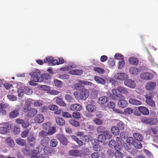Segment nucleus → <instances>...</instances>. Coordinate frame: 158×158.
I'll list each match as a JSON object with an SVG mask.
<instances>
[{
  "mask_svg": "<svg viewBox=\"0 0 158 158\" xmlns=\"http://www.w3.org/2000/svg\"><path fill=\"white\" fill-rule=\"evenodd\" d=\"M116 141L117 144L114 147V149L116 151L114 153L115 156L116 158H123V155L120 151L123 147V141L119 137L116 138Z\"/></svg>",
  "mask_w": 158,
  "mask_h": 158,
  "instance_id": "nucleus-1",
  "label": "nucleus"
},
{
  "mask_svg": "<svg viewBox=\"0 0 158 158\" xmlns=\"http://www.w3.org/2000/svg\"><path fill=\"white\" fill-rule=\"evenodd\" d=\"M112 92L116 97L122 99L125 98V96L122 94L127 95L128 94L127 88L121 86H118L116 89H113L112 90Z\"/></svg>",
  "mask_w": 158,
  "mask_h": 158,
  "instance_id": "nucleus-2",
  "label": "nucleus"
},
{
  "mask_svg": "<svg viewBox=\"0 0 158 158\" xmlns=\"http://www.w3.org/2000/svg\"><path fill=\"white\" fill-rule=\"evenodd\" d=\"M29 74L31 76V79L34 80L35 81L39 82L43 81V78H42L41 74L40 71L38 69L35 70L30 72Z\"/></svg>",
  "mask_w": 158,
  "mask_h": 158,
  "instance_id": "nucleus-3",
  "label": "nucleus"
},
{
  "mask_svg": "<svg viewBox=\"0 0 158 158\" xmlns=\"http://www.w3.org/2000/svg\"><path fill=\"white\" fill-rule=\"evenodd\" d=\"M141 121L144 124L150 125H156L158 122L157 119L155 118H147L146 117H142Z\"/></svg>",
  "mask_w": 158,
  "mask_h": 158,
  "instance_id": "nucleus-4",
  "label": "nucleus"
},
{
  "mask_svg": "<svg viewBox=\"0 0 158 158\" xmlns=\"http://www.w3.org/2000/svg\"><path fill=\"white\" fill-rule=\"evenodd\" d=\"M42 148H40L38 147L36 148V150H33L32 152L28 148L27 146L25 147V149L23 150V152L25 155L27 156L28 155H30L31 153L34 154H38L42 151Z\"/></svg>",
  "mask_w": 158,
  "mask_h": 158,
  "instance_id": "nucleus-5",
  "label": "nucleus"
},
{
  "mask_svg": "<svg viewBox=\"0 0 158 158\" xmlns=\"http://www.w3.org/2000/svg\"><path fill=\"white\" fill-rule=\"evenodd\" d=\"M44 61L45 63H48L49 66H54L58 64V61L56 59H54L51 56H48L44 59Z\"/></svg>",
  "mask_w": 158,
  "mask_h": 158,
  "instance_id": "nucleus-6",
  "label": "nucleus"
},
{
  "mask_svg": "<svg viewBox=\"0 0 158 158\" xmlns=\"http://www.w3.org/2000/svg\"><path fill=\"white\" fill-rule=\"evenodd\" d=\"M115 78L120 81H123L129 78L128 74L124 73H119L115 74L114 75Z\"/></svg>",
  "mask_w": 158,
  "mask_h": 158,
  "instance_id": "nucleus-7",
  "label": "nucleus"
},
{
  "mask_svg": "<svg viewBox=\"0 0 158 158\" xmlns=\"http://www.w3.org/2000/svg\"><path fill=\"white\" fill-rule=\"evenodd\" d=\"M124 85L132 89H135L136 87L135 81L132 79H127L124 81Z\"/></svg>",
  "mask_w": 158,
  "mask_h": 158,
  "instance_id": "nucleus-8",
  "label": "nucleus"
},
{
  "mask_svg": "<svg viewBox=\"0 0 158 158\" xmlns=\"http://www.w3.org/2000/svg\"><path fill=\"white\" fill-rule=\"evenodd\" d=\"M140 77L144 80H150L153 78L154 75L152 73L149 72H143L140 74Z\"/></svg>",
  "mask_w": 158,
  "mask_h": 158,
  "instance_id": "nucleus-9",
  "label": "nucleus"
},
{
  "mask_svg": "<svg viewBox=\"0 0 158 158\" xmlns=\"http://www.w3.org/2000/svg\"><path fill=\"white\" fill-rule=\"evenodd\" d=\"M69 155L75 157H82V152L78 150L72 149L69 152Z\"/></svg>",
  "mask_w": 158,
  "mask_h": 158,
  "instance_id": "nucleus-10",
  "label": "nucleus"
},
{
  "mask_svg": "<svg viewBox=\"0 0 158 158\" xmlns=\"http://www.w3.org/2000/svg\"><path fill=\"white\" fill-rule=\"evenodd\" d=\"M23 86H24L23 84L21 83H19L17 85V87L18 89V94L19 97H23L24 94L25 93Z\"/></svg>",
  "mask_w": 158,
  "mask_h": 158,
  "instance_id": "nucleus-11",
  "label": "nucleus"
},
{
  "mask_svg": "<svg viewBox=\"0 0 158 158\" xmlns=\"http://www.w3.org/2000/svg\"><path fill=\"white\" fill-rule=\"evenodd\" d=\"M146 98V102L150 106L153 107L155 106V102L152 99V97L150 94H147L145 96Z\"/></svg>",
  "mask_w": 158,
  "mask_h": 158,
  "instance_id": "nucleus-12",
  "label": "nucleus"
},
{
  "mask_svg": "<svg viewBox=\"0 0 158 158\" xmlns=\"http://www.w3.org/2000/svg\"><path fill=\"white\" fill-rule=\"evenodd\" d=\"M56 138L64 145H67L68 142L66 137L63 135L60 134L56 136Z\"/></svg>",
  "mask_w": 158,
  "mask_h": 158,
  "instance_id": "nucleus-13",
  "label": "nucleus"
},
{
  "mask_svg": "<svg viewBox=\"0 0 158 158\" xmlns=\"http://www.w3.org/2000/svg\"><path fill=\"white\" fill-rule=\"evenodd\" d=\"M140 72V69L136 67H132L129 69L130 74L132 75L136 76L139 74Z\"/></svg>",
  "mask_w": 158,
  "mask_h": 158,
  "instance_id": "nucleus-14",
  "label": "nucleus"
},
{
  "mask_svg": "<svg viewBox=\"0 0 158 158\" xmlns=\"http://www.w3.org/2000/svg\"><path fill=\"white\" fill-rule=\"evenodd\" d=\"M125 99H122L120 98L118 102V106L122 108L127 107L128 105L127 102Z\"/></svg>",
  "mask_w": 158,
  "mask_h": 158,
  "instance_id": "nucleus-15",
  "label": "nucleus"
},
{
  "mask_svg": "<svg viewBox=\"0 0 158 158\" xmlns=\"http://www.w3.org/2000/svg\"><path fill=\"white\" fill-rule=\"evenodd\" d=\"M82 96V99L86 100L89 95V91L88 89L84 88L81 89Z\"/></svg>",
  "mask_w": 158,
  "mask_h": 158,
  "instance_id": "nucleus-16",
  "label": "nucleus"
},
{
  "mask_svg": "<svg viewBox=\"0 0 158 158\" xmlns=\"http://www.w3.org/2000/svg\"><path fill=\"white\" fill-rule=\"evenodd\" d=\"M156 86V84L155 82H148L145 85V88L147 90H152L155 88Z\"/></svg>",
  "mask_w": 158,
  "mask_h": 158,
  "instance_id": "nucleus-17",
  "label": "nucleus"
},
{
  "mask_svg": "<svg viewBox=\"0 0 158 158\" xmlns=\"http://www.w3.org/2000/svg\"><path fill=\"white\" fill-rule=\"evenodd\" d=\"M70 109L72 111H79L82 109V107L80 104H75L71 105Z\"/></svg>",
  "mask_w": 158,
  "mask_h": 158,
  "instance_id": "nucleus-18",
  "label": "nucleus"
},
{
  "mask_svg": "<svg viewBox=\"0 0 158 158\" xmlns=\"http://www.w3.org/2000/svg\"><path fill=\"white\" fill-rule=\"evenodd\" d=\"M14 90L12 89L10 90L8 94L7 95V98L10 101H15L17 100V98L16 96L13 95Z\"/></svg>",
  "mask_w": 158,
  "mask_h": 158,
  "instance_id": "nucleus-19",
  "label": "nucleus"
},
{
  "mask_svg": "<svg viewBox=\"0 0 158 158\" xmlns=\"http://www.w3.org/2000/svg\"><path fill=\"white\" fill-rule=\"evenodd\" d=\"M128 101L130 104L134 106H139L142 104L141 101L133 98H130Z\"/></svg>",
  "mask_w": 158,
  "mask_h": 158,
  "instance_id": "nucleus-20",
  "label": "nucleus"
},
{
  "mask_svg": "<svg viewBox=\"0 0 158 158\" xmlns=\"http://www.w3.org/2000/svg\"><path fill=\"white\" fill-rule=\"evenodd\" d=\"M44 120V118L42 114L37 115L35 118L34 121L35 123H42Z\"/></svg>",
  "mask_w": 158,
  "mask_h": 158,
  "instance_id": "nucleus-21",
  "label": "nucleus"
},
{
  "mask_svg": "<svg viewBox=\"0 0 158 158\" xmlns=\"http://www.w3.org/2000/svg\"><path fill=\"white\" fill-rule=\"evenodd\" d=\"M87 110L90 112H94L96 110V107L93 103L87 105L86 106Z\"/></svg>",
  "mask_w": 158,
  "mask_h": 158,
  "instance_id": "nucleus-22",
  "label": "nucleus"
},
{
  "mask_svg": "<svg viewBox=\"0 0 158 158\" xmlns=\"http://www.w3.org/2000/svg\"><path fill=\"white\" fill-rule=\"evenodd\" d=\"M77 65L74 64H72L69 65H65L64 66L61 67L60 69V70L61 71H66L70 70L72 68L76 67Z\"/></svg>",
  "mask_w": 158,
  "mask_h": 158,
  "instance_id": "nucleus-23",
  "label": "nucleus"
},
{
  "mask_svg": "<svg viewBox=\"0 0 158 158\" xmlns=\"http://www.w3.org/2000/svg\"><path fill=\"white\" fill-rule=\"evenodd\" d=\"M138 109L139 111L143 114L148 115L149 114L148 110L145 107L143 106H139Z\"/></svg>",
  "mask_w": 158,
  "mask_h": 158,
  "instance_id": "nucleus-24",
  "label": "nucleus"
},
{
  "mask_svg": "<svg viewBox=\"0 0 158 158\" xmlns=\"http://www.w3.org/2000/svg\"><path fill=\"white\" fill-rule=\"evenodd\" d=\"M71 138L75 141L77 144L80 146H81L85 144L82 140L79 139L78 137L75 135H71Z\"/></svg>",
  "mask_w": 158,
  "mask_h": 158,
  "instance_id": "nucleus-25",
  "label": "nucleus"
},
{
  "mask_svg": "<svg viewBox=\"0 0 158 158\" xmlns=\"http://www.w3.org/2000/svg\"><path fill=\"white\" fill-rule=\"evenodd\" d=\"M83 73V71L81 70L74 69L70 71L69 73L70 74L75 75H80Z\"/></svg>",
  "mask_w": 158,
  "mask_h": 158,
  "instance_id": "nucleus-26",
  "label": "nucleus"
},
{
  "mask_svg": "<svg viewBox=\"0 0 158 158\" xmlns=\"http://www.w3.org/2000/svg\"><path fill=\"white\" fill-rule=\"evenodd\" d=\"M37 112L36 110L34 108H32L30 109L28 111L27 115L28 117H32L37 114Z\"/></svg>",
  "mask_w": 158,
  "mask_h": 158,
  "instance_id": "nucleus-27",
  "label": "nucleus"
},
{
  "mask_svg": "<svg viewBox=\"0 0 158 158\" xmlns=\"http://www.w3.org/2000/svg\"><path fill=\"white\" fill-rule=\"evenodd\" d=\"M77 81L79 82V83L81 84H83L85 85L93 87H94V86L95 85L93 83L91 82L85 80H78Z\"/></svg>",
  "mask_w": 158,
  "mask_h": 158,
  "instance_id": "nucleus-28",
  "label": "nucleus"
},
{
  "mask_svg": "<svg viewBox=\"0 0 158 158\" xmlns=\"http://www.w3.org/2000/svg\"><path fill=\"white\" fill-rule=\"evenodd\" d=\"M95 81L98 84L104 85L106 83L105 81L102 78L98 76H95L94 77Z\"/></svg>",
  "mask_w": 158,
  "mask_h": 158,
  "instance_id": "nucleus-29",
  "label": "nucleus"
},
{
  "mask_svg": "<svg viewBox=\"0 0 158 158\" xmlns=\"http://www.w3.org/2000/svg\"><path fill=\"white\" fill-rule=\"evenodd\" d=\"M129 62L131 64L136 65L138 64L139 60L137 58L134 57H131L129 58Z\"/></svg>",
  "mask_w": 158,
  "mask_h": 158,
  "instance_id": "nucleus-30",
  "label": "nucleus"
},
{
  "mask_svg": "<svg viewBox=\"0 0 158 158\" xmlns=\"http://www.w3.org/2000/svg\"><path fill=\"white\" fill-rule=\"evenodd\" d=\"M73 95L75 98L78 100H82L83 97L82 96L81 90L79 91H75L73 93Z\"/></svg>",
  "mask_w": 158,
  "mask_h": 158,
  "instance_id": "nucleus-31",
  "label": "nucleus"
},
{
  "mask_svg": "<svg viewBox=\"0 0 158 158\" xmlns=\"http://www.w3.org/2000/svg\"><path fill=\"white\" fill-rule=\"evenodd\" d=\"M109 100L108 98L106 96L100 97L98 100V103L100 104H103L106 103Z\"/></svg>",
  "mask_w": 158,
  "mask_h": 158,
  "instance_id": "nucleus-32",
  "label": "nucleus"
},
{
  "mask_svg": "<svg viewBox=\"0 0 158 158\" xmlns=\"http://www.w3.org/2000/svg\"><path fill=\"white\" fill-rule=\"evenodd\" d=\"M9 130V126L6 125L4 127H0V133L2 134H6Z\"/></svg>",
  "mask_w": 158,
  "mask_h": 158,
  "instance_id": "nucleus-33",
  "label": "nucleus"
},
{
  "mask_svg": "<svg viewBox=\"0 0 158 158\" xmlns=\"http://www.w3.org/2000/svg\"><path fill=\"white\" fill-rule=\"evenodd\" d=\"M38 88L40 90L47 91L48 92L51 87L45 85H40L38 86Z\"/></svg>",
  "mask_w": 158,
  "mask_h": 158,
  "instance_id": "nucleus-34",
  "label": "nucleus"
},
{
  "mask_svg": "<svg viewBox=\"0 0 158 158\" xmlns=\"http://www.w3.org/2000/svg\"><path fill=\"white\" fill-rule=\"evenodd\" d=\"M56 102L58 104L63 107L66 106V104L59 97H56Z\"/></svg>",
  "mask_w": 158,
  "mask_h": 158,
  "instance_id": "nucleus-35",
  "label": "nucleus"
},
{
  "mask_svg": "<svg viewBox=\"0 0 158 158\" xmlns=\"http://www.w3.org/2000/svg\"><path fill=\"white\" fill-rule=\"evenodd\" d=\"M53 83L55 86L58 88H61L63 85L62 82L57 79H54Z\"/></svg>",
  "mask_w": 158,
  "mask_h": 158,
  "instance_id": "nucleus-36",
  "label": "nucleus"
},
{
  "mask_svg": "<svg viewBox=\"0 0 158 158\" xmlns=\"http://www.w3.org/2000/svg\"><path fill=\"white\" fill-rule=\"evenodd\" d=\"M56 121L57 124L60 126H63L65 123V121L63 118L58 117H56Z\"/></svg>",
  "mask_w": 158,
  "mask_h": 158,
  "instance_id": "nucleus-37",
  "label": "nucleus"
},
{
  "mask_svg": "<svg viewBox=\"0 0 158 158\" xmlns=\"http://www.w3.org/2000/svg\"><path fill=\"white\" fill-rule=\"evenodd\" d=\"M6 142L7 145L11 148H13L14 146V141L10 137L7 138L6 139Z\"/></svg>",
  "mask_w": 158,
  "mask_h": 158,
  "instance_id": "nucleus-38",
  "label": "nucleus"
},
{
  "mask_svg": "<svg viewBox=\"0 0 158 158\" xmlns=\"http://www.w3.org/2000/svg\"><path fill=\"white\" fill-rule=\"evenodd\" d=\"M16 142L17 144L22 146H25L26 144L25 141L20 138L17 139Z\"/></svg>",
  "mask_w": 158,
  "mask_h": 158,
  "instance_id": "nucleus-39",
  "label": "nucleus"
},
{
  "mask_svg": "<svg viewBox=\"0 0 158 158\" xmlns=\"http://www.w3.org/2000/svg\"><path fill=\"white\" fill-rule=\"evenodd\" d=\"M90 96L92 98H96L98 96V91L94 89H91Z\"/></svg>",
  "mask_w": 158,
  "mask_h": 158,
  "instance_id": "nucleus-40",
  "label": "nucleus"
},
{
  "mask_svg": "<svg viewBox=\"0 0 158 158\" xmlns=\"http://www.w3.org/2000/svg\"><path fill=\"white\" fill-rule=\"evenodd\" d=\"M19 114V113L17 110H14L11 112L9 114L10 118H14L17 117Z\"/></svg>",
  "mask_w": 158,
  "mask_h": 158,
  "instance_id": "nucleus-41",
  "label": "nucleus"
},
{
  "mask_svg": "<svg viewBox=\"0 0 158 158\" xmlns=\"http://www.w3.org/2000/svg\"><path fill=\"white\" fill-rule=\"evenodd\" d=\"M98 139L99 142L101 143H105L106 140V137L102 134L98 135Z\"/></svg>",
  "mask_w": 158,
  "mask_h": 158,
  "instance_id": "nucleus-42",
  "label": "nucleus"
},
{
  "mask_svg": "<svg viewBox=\"0 0 158 158\" xmlns=\"http://www.w3.org/2000/svg\"><path fill=\"white\" fill-rule=\"evenodd\" d=\"M133 135L134 137L138 141H141L143 140L142 136L138 133H134L133 134Z\"/></svg>",
  "mask_w": 158,
  "mask_h": 158,
  "instance_id": "nucleus-43",
  "label": "nucleus"
},
{
  "mask_svg": "<svg viewBox=\"0 0 158 158\" xmlns=\"http://www.w3.org/2000/svg\"><path fill=\"white\" fill-rule=\"evenodd\" d=\"M24 93L28 95L31 94L33 93L32 90L31 89L28 87L27 86H23Z\"/></svg>",
  "mask_w": 158,
  "mask_h": 158,
  "instance_id": "nucleus-44",
  "label": "nucleus"
},
{
  "mask_svg": "<svg viewBox=\"0 0 158 158\" xmlns=\"http://www.w3.org/2000/svg\"><path fill=\"white\" fill-rule=\"evenodd\" d=\"M119 129L118 127H113L111 129V131L113 135H117L119 133Z\"/></svg>",
  "mask_w": 158,
  "mask_h": 158,
  "instance_id": "nucleus-45",
  "label": "nucleus"
},
{
  "mask_svg": "<svg viewBox=\"0 0 158 158\" xmlns=\"http://www.w3.org/2000/svg\"><path fill=\"white\" fill-rule=\"evenodd\" d=\"M49 140V139L48 137H45L41 140V144L43 146H46L48 144Z\"/></svg>",
  "mask_w": 158,
  "mask_h": 158,
  "instance_id": "nucleus-46",
  "label": "nucleus"
},
{
  "mask_svg": "<svg viewBox=\"0 0 158 158\" xmlns=\"http://www.w3.org/2000/svg\"><path fill=\"white\" fill-rule=\"evenodd\" d=\"M94 71L99 73L103 74L104 73L105 71L104 69L101 68L95 67L94 68Z\"/></svg>",
  "mask_w": 158,
  "mask_h": 158,
  "instance_id": "nucleus-47",
  "label": "nucleus"
},
{
  "mask_svg": "<svg viewBox=\"0 0 158 158\" xmlns=\"http://www.w3.org/2000/svg\"><path fill=\"white\" fill-rule=\"evenodd\" d=\"M56 131V129L54 127H50L48 130V135H52L55 133Z\"/></svg>",
  "mask_w": 158,
  "mask_h": 158,
  "instance_id": "nucleus-48",
  "label": "nucleus"
},
{
  "mask_svg": "<svg viewBox=\"0 0 158 158\" xmlns=\"http://www.w3.org/2000/svg\"><path fill=\"white\" fill-rule=\"evenodd\" d=\"M35 106H41L43 104L44 102L42 100H37L33 102Z\"/></svg>",
  "mask_w": 158,
  "mask_h": 158,
  "instance_id": "nucleus-49",
  "label": "nucleus"
},
{
  "mask_svg": "<svg viewBox=\"0 0 158 158\" xmlns=\"http://www.w3.org/2000/svg\"><path fill=\"white\" fill-rule=\"evenodd\" d=\"M93 122L96 125H102L103 124L102 121L99 118H94L93 119Z\"/></svg>",
  "mask_w": 158,
  "mask_h": 158,
  "instance_id": "nucleus-50",
  "label": "nucleus"
},
{
  "mask_svg": "<svg viewBox=\"0 0 158 158\" xmlns=\"http://www.w3.org/2000/svg\"><path fill=\"white\" fill-rule=\"evenodd\" d=\"M103 135H105L106 137V139H110L112 136V135L111 133L110 132L108 131H103V134H102Z\"/></svg>",
  "mask_w": 158,
  "mask_h": 158,
  "instance_id": "nucleus-51",
  "label": "nucleus"
},
{
  "mask_svg": "<svg viewBox=\"0 0 158 158\" xmlns=\"http://www.w3.org/2000/svg\"><path fill=\"white\" fill-rule=\"evenodd\" d=\"M115 59L119 60H124V56L121 54L119 53H116L114 56Z\"/></svg>",
  "mask_w": 158,
  "mask_h": 158,
  "instance_id": "nucleus-52",
  "label": "nucleus"
},
{
  "mask_svg": "<svg viewBox=\"0 0 158 158\" xmlns=\"http://www.w3.org/2000/svg\"><path fill=\"white\" fill-rule=\"evenodd\" d=\"M132 145L137 148H140L142 147V145L139 141L136 142L135 141H134Z\"/></svg>",
  "mask_w": 158,
  "mask_h": 158,
  "instance_id": "nucleus-53",
  "label": "nucleus"
},
{
  "mask_svg": "<svg viewBox=\"0 0 158 158\" xmlns=\"http://www.w3.org/2000/svg\"><path fill=\"white\" fill-rule=\"evenodd\" d=\"M117 126L118 128H119V130H122L124 129L125 125L123 122L118 121L117 123Z\"/></svg>",
  "mask_w": 158,
  "mask_h": 158,
  "instance_id": "nucleus-54",
  "label": "nucleus"
},
{
  "mask_svg": "<svg viewBox=\"0 0 158 158\" xmlns=\"http://www.w3.org/2000/svg\"><path fill=\"white\" fill-rule=\"evenodd\" d=\"M50 143L51 146L56 147L57 145L58 142L56 139H52L50 140Z\"/></svg>",
  "mask_w": 158,
  "mask_h": 158,
  "instance_id": "nucleus-55",
  "label": "nucleus"
},
{
  "mask_svg": "<svg viewBox=\"0 0 158 158\" xmlns=\"http://www.w3.org/2000/svg\"><path fill=\"white\" fill-rule=\"evenodd\" d=\"M3 85L4 87L6 89H11L13 86L12 85L8 83L7 82H6L4 83H4H3Z\"/></svg>",
  "mask_w": 158,
  "mask_h": 158,
  "instance_id": "nucleus-56",
  "label": "nucleus"
},
{
  "mask_svg": "<svg viewBox=\"0 0 158 158\" xmlns=\"http://www.w3.org/2000/svg\"><path fill=\"white\" fill-rule=\"evenodd\" d=\"M70 123L72 125L75 127H78L80 125L79 122L75 120H72L69 121Z\"/></svg>",
  "mask_w": 158,
  "mask_h": 158,
  "instance_id": "nucleus-57",
  "label": "nucleus"
},
{
  "mask_svg": "<svg viewBox=\"0 0 158 158\" xmlns=\"http://www.w3.org/2000/svg\"><path fill=\"white\" fill-rule=\"evenodd\" d=\"M48 93L51 95H57L59 94L60 92L56 90L50 89Z\"/></svg>",
  "mask_w": 158,
  "mask_h": 158,
  "instance_id": "nucleus-58",
  "label": "nucleus"
},
{
  "mask_svg": "<svg viewBox=\"0 0 158 158\" xmlns=\"http://www.w3.org/2000/svg\"><path fill=\"white\" fill-rule=\"evenodd\" d=\"M65 98L67 102H72L73 100L72 97L69 94L66 95L65 96Z\"/></svg>",
  "mask_w": 158,
  "mask_h": 158,
  "instance_id": "nucleus-59",
  "label": "nucleus"
},
{
  "mask_svg": "<svg viewBox=\"0 0 158 158\" xmlns=\"http://www.w3.org/2000/svg\"><path fill=\"white\" fill-rule=\"evenodd\" d=\"M34 100L31 99H27L25 100V105L30 106L31 104L33 102Z\"/></svg>",
  "mask_w": 158,
  "mask_h": 158,
  "instance_id": "nucleus-60",
  "label": "nucleus"
},
{
  "mask_svg": "<svg viewBox=\"0 0 158 158\" xmlns=\"http://www.w3.org/2000/svg\"><path fill=\"white\" fill-rule=\"evenodd\" d=\"M153 133L158 139V127H156L152 128Z\"/></svg>",
  "mask_w": 158,
  "mask_h": 158,
  "instance_id": "nucleus-61",
  "label": "nucleus"
},
{
  "mask_svg": "<svg viewBox=\"0 0 158 158\" xmlns=\"http://www.w3.org/2000/svg\"><path fill=\"white\" fill-rule=\"evenodd\" d=\"M29 132V130L27 129L23 131L21 134V136L23 138H25L27 136Z\"/></svg>",
  "mask_w": 158,
  "mask_h": 158,
  "instance_id": "nucleus-62",
  "label": "nucleus"
},
{
  "mask_svg": "<svg viewBox=\"0 0 158 158\" xmlns=\"http://www.w3.org/2000/svg\"><path fill=\"white\" fill-rule=\"evenodd\" d=\"M118 69H122L124 67L125 64V61L124 60H123L119 61L118 62Z\"/></svg>",
  "mask_w": 158,
  "mask_h": 158,
  "instance_id": "nucleus-63",
  "label": "nucleus"
},
{
  "mask_svg": "<svg viewBox=\"0 0 158 158\" xmlns=\"http://www.w3.org/2000/svg\"><path fill=\"white\" fill-rule=\"evenodd\" d=\"M101 153L98 152H94L92 153L91 155L92 158H98L101 156Z\"/></svg>",
  "mask_w": 158,
  "mask_h": 158,
  "instance_id": "nucleus-64",
  "label": "nucleus"
}]
</instances>
